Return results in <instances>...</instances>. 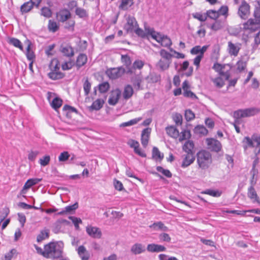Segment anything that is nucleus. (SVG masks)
I'll list each match as a JSON object with an SVG mask.
<instances>
[{"label": "nucleus", "instance_id": "11", "mask_svg": "<svg viewBox=\"0 0 260 260\" xmlns=\"http://www.w3.org/2000/svg\"><path fill=\"white\" fill-rule=\"evenodd\" d=\"M238 14L243 19H246L250 14V6L245 1H243L240 6Z\"/></svg>", "mask_w": 260, "mask_h": 260}, {"label": "nucleus", "instance_id": "40", "mask_svg": "<svg viewBox=\"0 0 260 260\" xmlns=\"http://www.w3.org/2000/svg\"><path fill=\"white\" fill-rule=\"evenodd\" d=\"M202 193L208 194L214 197H219L221 196V192L217 190L206 189L203 191Z\"/></svg>", "mask_w": 260, "mask_h": 260}, {"label": "nucleus", "instance_id": "19", "mask_svg": "<svg viewBox=\"0 0 260 260\" xmlns=\"http://www.w3.org/2000/svg\"><path fill=\"white\" fill-rule=\"evenodd\" d=\"M150 133L151 128L148 127L144 129L142 132L141 141L142 145L144 147L148 145Z\"/></svg>", "mask_w": 260, "mask_h": 260}, {"label": "nucleus", "instance_id": "50", "mask_svg": "<svg viewBox=\"0 0 260 260\" xmlns=\"http://www.w3.org/2000/svg\"><path fill=\"white\" fill-rule=\"evenodd\" d=\"M252 138L254 143H256V145H254V147L258 149L257 152L256 153L257 155L260 153V136L254 134L252 136Z\"/></svg>", "mask_w": 260, "mask_h": 260}, {"label": "nucleus", "instance_id": "22", "mask_svg": "<svg viewBox=\"0 0 260 260\" xmlns=\"http://www.w3.org/2000/svg\"><path fill=\"white\" fill-rule=\"evenodd\" d=\"M183 150L186 153L194 154V145L192 141H187L182 147Z\"/></svg>", "mask_w": 260, "mask_h": 260}, {"label": "nucleus", "instance_id": "6", "mask_svg": "<svg viewBox=\"0 0 260 260\" xmlns=\"http://www.w3.org/2000/svg\"><path fill=\"white\" fill-rule=\"evenodd\" d=\"M259 110L256 108H250L244 109H239L234 112V117L236 119L252 116L258 112Z\"/></svg>", "mask_w": 260, "mask_h": 260}, {"label": "nucleus", "instance_id": "61", "mask_svg": "<svg viewBox=\"0 0 260 260\" xmlns=\"http://www.w3.org/2000/svg\"><path fill=\"white\" fill-rule=\"evenodd\" d=\"M50 160V157L49 155H45L43 156L42 158H40L39 160V162L40 165L42 166H47Z\"/></svg>", "mask_w": 260, "mask_h": 260}, {"label": "nucleus", "instance_id": "44", "mask_svg": "<svg viewBox=\"0 0 260 260\" xmlns=\"http://www.w3.org/2000/svg\"><path fill=\"white\" fill-rule=\"evenodd\" d=\"M192 15L194 18L202 22H204L207 19L206 13L202 14L201 13L196 12L192 13Z\"/></svg>", "mask_w": 260, "mask_h": 260}, {"label": "nucleus", "instance_id": "52", "mask_svg": "<svg viewBox=\"0 0 260 260\" xmlns=\"http://www.w3.org/2000/svg\"><path fill=\"white\" fill-rule=\"evenodd\" d=\"M69 218L72 221L76 230H79V224L80 223H82L81 219L80 218H77V217H76L74 216H69Z\"/></svg>", "mask_w": 260, "mask_h": 260}, {"label": "nucleus", "instance_id": "8", "mask_svg": "<svg viewBox=\"0 0 260 260\" xmlns=\"http://www.w3.org/2000/svg\"><path fill=\"white\" fill-rule=\"evenodd\" d=\"M243 28L245 30H250L251 32L255 31L260 29V19H249L243 24Z\"/></svg>", "mask_w": 260, "mask_h": 260}, {"label": "nucleus", "instance_id": "38", "mask_svg": "<svg viewBox=\"0 0 260 260\" xmlns=\"http://www.w3.org/2000/svg\"><path fill=\"white\" fill-rule=\"evenodd\" d=\"M62 104V101L61 99L58 97H55L53 99L51 103V107L54 109L57 110L60 108Z\"/></svg>", "mask_w": 260, "mask_h": 260}, {"label": "nucleus", "instance_id": "63", "mask_svg": "<svg viewBox=\"0 0 260 260\" xmlns=\"http://www.w3.org/2000/svg\"><path fill=\"white\" fill-rule=\"evenodd\" d=\"M16 250L12 249L9 252L5 254L4 258L2 260H11L13 255L16 253Z\"/></svg>", "mask_w": 260, "mask_h": 260}, {"label": "nucleus", "instance_id": "64", "mask_svg": "<svg viewBox=\"0 0 260 260\" xmlns=\"http://www.w3.org/2000/svg\"><path fill=\"white\" fill-rule=\"evenodd\" d=\"M174 121L177 125H181L182 122V116L180 114L176 113L173 116Z\"/></svg>", "mask_w": 260, "mask_h": 260}, {"label": "nucleus", "instance_id": "47", "mask_svg": "<svg viewBox=\"0 0 260 260\" xmlns=\"http://www.w3.org/2000/svg\"><path fill=\"white\" fill-rule=\"evenodd\" d=\"M206 13L207 15V18L209 17L214 20H216L219 17L217 11L209 10L207 11Z\"/></svg>", "mask_w": 260, "mask_h": 260}, {"label": "nucleus", "instance_id": "46", "mask_svg": "<svg viewBox=\"0 0 260 260\" xmlns=\"http://www.w3.org/2000/svg\"><path fill=\"white\" fill-rule=\"evenodd\" d=\"M133 4L134 3L133 1H121V3L119 5V8L120 10H126Z\"/></svg>", "mask_w": 260, "mask_h": 260}, {"label": "nucleus", "instance_id": "4", "mask_svg": "<svg viewBox=\"0 0 260 260\" xmlns=\"http://www.w3.org/2000/svg\"><path fill=\"white\" fill-rule=\"evenodd\" d=\"M71 17L70 12L66 9L60 10L56 13V18L59 22H64L67 21L64 25L66 28H73L75 25V21L70 19Z\"/></svg>", "mask_w": 260, "mask_h": 260}, {"label": "nucleus", "instance_id": "3", "mask_svg": "<svg viewBox=\"0 0 260 260\" xmlns=\"http://www.w3.org/2000/svg\"><path fill=\"white\" fill-rule=\"evenodd\" d=\"M49 67L50 70V72L48 74L49 78L57 80L64 77V74L59 71L60 63L57 58H53L51 60Z\"/></svg>", "mask_w": 260, "mask_h": 260}, {"label": "nucleus", "instance_id": "42", "mask_svg": "<svg viewBox=\"0 0 260 260\" xmlns=\"http://www.w3.org/2000/svg\"><path fill=\"white\" fill-rule=\"evenodd\" d=\"M150 227L155 230H162L163 231H166L167 230V226H165L164 224L161 222H155L150 225Z\"/></svg>", "mask_w": 260, "mask_h": 260}, {"label": "nucleus", "instance_id": "29", "mask_svg": "<svg viewBox=\"0 0 260 260\" xmlns=\"http://www.w3.org/2000/svg\"><path fill=\"white\" fill-rule=\"evenodd\" d=\"M167 134L170 137L177 138L179 136V131L174 126H170L166 128Z\"/></svg>", "mask_w": 260, "mask_h": 260}, {"label": "nucleus", "instance_id": "33", "mask_svg": "<svg viewBox=\"0 0 260 260\" xmlns=\"http://www.w3.org/2000/svg\"><path fill=\"white\" fill-rule=\"evenodd\" d=\"M134 92L133 88L132 86L129 85H126L124 89L123 93V96L125 99H128L130 98Z\"/></svg>", "mask_w": 260, "mask_h": 260}, {"label": "nucleus", "instance_id": "62", "mask_svg": "<svg viewBox=\"0 0 260 260\" xmlns=\"http://www.w3.org/2000/svg\"><path fill=\"white\" fill-rule=\"evenodd\" d=\"M190 137V132L188 131H183L181 133V136L179 138L180 142H181L184 140L189 138Z\"/></svg>", "mask_w": 260, "mask_h": 260}, {"label": "nucleus", "instance_id": "24", "mask_svg": "<svg viewBox=\"0 0 260 260\" xmlns=\"http://www.w3.org/2000/svg\"><path fill=\"white\" fill-rule=\"evenodd\" d=\"M121 61L123 64L126 67L127 72L132 73H133V70L132 69V61L131 58L127 55H121Z\"/></svg>", "mask_w": 260, "mask_h": 260}, {"label": "nucleus", "instance_id": "26", "mask_svg": "<svg viewBox=\"0 0 260 260\" xmlns=\"http://www.w3.org/2000/svg\"><path fill=\"white\" fill-rule=\"evenodd\" d=\"M78 207V204L77 203L72 205H69L64 207L62 210L57 213V215H61L68 213H72L75 211Z\"/></svg>", "mask_w": 260, "mask_h": 260}, {"label": "nucleus", "instance_id": "37", "mask_svg": "<svg viewBox=\"0 0 260 260\" xmlns=\"http://www.w3.org/2000/svg\"><path fill=\"white\" fill-rule=\"evenodd\" d=\"M194 132L197 134L204 136L206 135L208 132V130L204 126L201 125L196 126L194 129Z\"/></svg>", "mask_w": 260, "mask_h": 260}, {"label": "nucleus", "instance_id": "49", "mask_svg": "<svg viewBox=\"0 0 260 260\" xmlns=\"http://www.w3.org/2000/svg\"><path fill=\"white\" fill-rule=\"evenodd\" d=\"M152 157L155 159H162L164 157V155L161 154L157 147H154L152 149Z\"/></svg>", "mask_w": 260, "mask_h": 260}, {"label": "nucleus", "instance_id": "27", "mask_svg": "<svg viewBox=\"0 0 260 260\" xmlns=\"http://www.w3.org/2000/svg\"><path fill=\"white\" fill-rule=\"evenodd\" d=\"M131 81L136 90L141 89V83L142 82V78L140 75H138L133 77Z\"/></svg>", "mask_w": 260, "mask_h": 260}, {"label": "nucleus", "instance_id": "9", "mask_svg": "<svg viewBox=\"0 0 260 260\" xmlns=\"http://www.w3.org/2000/svg\"><path fill=\"white\" fill-rule=\"evenodd\" d=\"M125 72V69L121 67L111 68L107 70V75L112 79H116L120 77Z\"/></svg>", "mask_w": 260, "mask_h": 260}, {"label": "nucleus", "instance_id": "60", "mask_svg": "<svg viewBox=\"0 0 260 260\" xmlns=\"http://www.w3.org/2000/svg\"><path fill=\"white\" fill-rule=\"evenodd\" d=\"M158 237L160 241L162 242H170L171 240L169 235L165 233L159 234Z\"/></svg>", "mask_w": 260, "mask_h": 260}, {"label": "nucleus", "instance_id": "48", "mask_svg": "<svg viewBox=\"0 0 260 260\" xmlns=\"http://www.w3.org/2000/svg\"><path fill=\"white\" fill-rule=\"evenodd\" d=\"M52 11L48 7H43L41 10V15L46 17L50 18L52 16Z\"/></svg>", "mask_w": 260, "mask_h": 260}, {"label": "nucleus", "instance_id": "5", "mask_svg": "<svg viewBox=\"0 0 260 260\" xmlns=\"http://www.w3.org/2000/svg\"><path fill=\"white\" fill-rule=\"evenodd\" d=\"M147 30V33L150 35L153 39L160 43L162 46L168 47H170L172 45L171 39L167 36L162 35L160 33L156 32L153 28H149Z\"/></svg>", "mask_w": 260, "mask_h": 260}, {"label": "nucleus", "instance_id": "41", "mask_svg": "<svg viewBox=\"0 0 260 260\" xmlns=\"http://www.w3.org/2000/svg\"><path fill=\"white\" fill-rule=\"evenodd\" d=\"M74 64L73 60L70 59L69 61H65L61 64V68L63 71L69 70L71 69Z\"/></svg>", "mask_w": 260, "mask_h": 260}, {"label": "nucleus", "instance_id": "35", "mask_svg": "<svg viewBox=\"0 0 260 260\" xmlns=\"http://www.w3.org/2000/svg\"><path fill=\"white\" fill-rule=\"evenodd\" d=\"M48 30L52 32L57 31L59 29V25L54 20H49L48 24Z\"/></svg>", "mask_w": 260, "mask_h": 260}, {"label": "nucleus", "instance_id": "57", "mask_svg": "<svg viewBox=\"0 0 260 260\" xmlns=\"http://www.w3.org/2000/svg\"><path fill=\"white\" fill-rule=\"evenodd\" d=\"M76 14L80 18H84L87 16L86 10L82 8H77L75 11Z\"/></svg>", "mask_w": 260, "mask_h": 260}, {"label": "nucleus", "instance_id": "28", "mask_svg": "<svg viewBox=\"0 0 260 260\" xmlns=\"http://www.w3.org/2000/svg\"><path fill=\"white\" fill-rule=\"evenodd\" d=\"M35 3L33 1H27L24 3L20 8V11L22 13H27L33 8Z\"/></svg>", "mask_w": 260, "mask_h": 260}, {"label": "nucleus", "instance_id": "30", "mask_svg": "<svg viewBox=\"0 0 260 260\" xmlns=\"http://www.w3.org/2000/svg\"><path fill=\"white\" fill-rule=\"evenodd\" d=\"M49 236V230L48 229H44L41 231L40 234L38 235L37 241L38 242H41V241L48 238Z\"/></svg>", "mask_w": 260, "mask_h": 260}, {"label": "nucleus", "instance_id": "45", "mask_svg": "<svg viewBox=\"0 0 260 260\" xmlns=\"http://www.w3.org/2000/svg\"><path fill=\"white\" fill-rule=\"evenodd\" d=\"M26 56L27 59L29 60H34L35 58V55L34 52L30 49V44L29 43L27 47V50L26 52Z\"/></svg>", "mask_w": 260, "mask_h": 260}, {"label": "nucleus", "instance_id": "55", "mask_svg": "<svg viewBox=\"0 0 260 260\" xmlns=\"http://www.w3.org/2000/svg\"><path fill=\"white\" fill-rule=\"evenodd\" d=\"M109 84L107 82H103L99 86V90L101 93L106 92L109 88Z\"/></svg>", "mask_w": 260, "mask_h": 260}, {"label": "nucleus", "instance_id": "31", "mask_svg": "<svg viewBox=\"0 0 260 260\" xmlns=\"http://www.w3.org/2000/svg\"><path fill=\"white\" fill-rule=\"evenodd\" d=\"M8 43L14 47L19 48L20 50L23 51L22 43L19 40L15 38H11L9 39Z\"/></svg>", "mask_w": 260, "mask_h": 260}, {"label": "nucleus", "instance_id": "20", "mask_svg": "<svg viewBox=\"0 0 260 260\" xmlns=\"http://www.w3.org/2000/svg\"><path fill=\"white\" fill-rule=\"evenodd\" d=\"M60 52L63 54V55L72 57L74 55V51L72 47L69 45H62L60 48Z\"/></svg>", "mask_w": 260, "mask_h": 260}, {"label": "nucleus", "instance_id": "23", "mask_svg": "<svg viewBox=\"0 0 260 260\" xmlns=\"http://www.w3.org/2000/svg\"><path fill=\"white\" fill-rule=\"evenodd\" d=\"M87 61V56L85 54L80 53L77 56L75 65L78 69L84 66Z\"/></svg>", "mask_w": 260, "mask_h": 260}, {"label": "nucleus", "instance_id": "43", "mask_svg": "<svg viewBox=\"0 0 260 260\" xmlns=\"http://www.w3.org/2000/svg\"><path fill=\"white\" fill-rule=\"evenodd\" d=\"M144 62L141 60H136L133 64L132 65V69L133 70V72L136 69H141L144 66Z\"/></svg>", "mask_w": 260, "mask_h": 260}, {"label": "nucleus", "instance_id": "14", "mask_svg": "<svg viewBox=\"0 0 260 260\" xmlns=\"http://www.w3.org/2000/svg\"><path fill=\"white\" fill-rule=\"evenodd\" d=\"M86 231L91 237L95 239H100L102 234L101 230L95 226L88 225L86 228Z\"/></svg>", "mask_w": 260, "mask_h": 260}, {"label": "nucleus", "instance_id": "56", "mask_svg": "<svg viewBox=\"0 0 260 260\" xmlns=\"http://www.w3.org/2000/svg\"><path fill=\"white\" fill-rule=\"evenodd\" d=\"M160 55L161 56V59L171 60L172 55L165 49H161L160 51Z\"/></svg>", "mask_w": 260, "mask_h": 260}, {"label": "nucleus", "instance_id": "2", "mask_svg": "<svg viewBox=\"0 0 260 260\" xmlns=\"http://www.w3.org/2000/svg\"><path fill=\"white\" fill-rule=\"evenodd\" d=\"M197 163L199 168L203 170L209 168L212 161L211 154L204 150H201L197 154Z\"/></svg>", "mask_w": 260, "mask_h": 260}, {"label": "nucleus", "instance_id": "51", "mask_svg": "<svg viewBox=\"0 0 260 260\" xmlns=\"http://www.w3.org/2000/svg\"><path fill=\"white\" fill-rule=\"evenodd\" d=\"M156 170L168 178H171L172 177L171 172L169 170L164 169L161 166H157L156 167Z\"/></svg>", "mask_w": 260, "mask_h": 260}, {"label": "nucleus", "instance_id": "58", "mask_svg": "<svg viewBox=\"0 0 260 260\" xmlns=\"http://www.w3.org/2000/svg\"><path fill=\"white\" fill-rule=\"evenodd\" d=\"M231 70V66L230 64H228V67H227L225 69H222V72L223 73V75H219L220 76H222L224 78L225 80H228L230 77V71Z\"/></svg>", "mask_w": 260, "mask_h": 260}, {"label": "nucleus", "instance_id": "12", "mask_svg": "<svg viewBox=\"0 0 260 260\" xmlns=\"http://www.w3.org/2000/svg\"><path fill=\"white\" fill-rule=\"evenodd\" d=\"M256 181H254V179H251V185L249 187L248 189L247 196L252 201L253 203H257L260 205V200L257 194L255 189L253 187V185L255 184Z\"/></svg>", "mask_w": 260, "mask_h": 260}, {"label": "nucleus", "instance_id": "13", "mask_svg": "<svg viewBox=\"0 0 260 260\" xmlns=\"http://www.w3.org/2000/svg\"><path fill=\"white\" fill-rule=\"evenodd\" d=\"M42 178H31L27 180L25 183L22 189L20 191V194L24 196L27 193V191L32 186L38 184L39 182L41 181Z\"/></svg>", "mask_w": 260, "mask_h": 260}, {"label": "nucleus", "instance_id": "17", "mask_svg": "<svg viewBox=\"0 0 260 260\" xmlns=\"http://www.w3.org/2000/svg\"><path fill=\"white\" fill-rule=\"evenodd\" d=\"M121 95V91L119 89H116L112 91L108 99V103L110 105H115L118 102Z\"/></svg>", "mask_w": 260, "mask_h": 260}, {"label": "nucleus", "instance_id": "15", "mask_svg": "<svg viewBox=\"0 0 260 260\" xmlns=\"http://www.w3.org/2000/svg\"><path fill=\"white\" fill-rule=\"evenodd\" d=\"M241 45L240 43L234 44L232 42H228V50L231 56H237L241 49Z\"/></svg>", "mask_w": 260, "mask_h": 260}, {"label": "nucleus", "instance_id": "18", "mask_svg": "<svg viewBox=\"0 0 260 260\" xmlns=\"http://www.w3.org/2000/svg\"><path fill=\"white\" fill-rule=\"evenodd\" d=\"M77 251L81 260H88L90 258V253L83 245L79 246Z\"/></svg>", "mask_w": 260, "mask_h": 260}, {"label": "nucleus", "instance_id": "7", "mask_svg": "<svg viewBox=\"0 0 260 260\" xmlns=\"http://www.w3.org/2000/svg\"><path fill=\"white\" fill-rule=\"evenodd\" d=\"M126 22L124 25V29L127 33H132L136 27L138 26V24L136 18L131 15L126 17Z\"/></svg>", "mask_w": 260, "mask_h": 260}, {"label": "nucleus", "instance_id": "25", "mask_svg": "<svg viewBox=\"0 0 260 260\" xmlns=\"http://www.w3.org/2000/svg\"><path fill=\"white\" fill-rule=\"evenodd\" d=\"M146 250L145 247L141 243H136L134 244L132 247L131 251L134 254H139L145 252Z\"/></svg>", "mask_w": 260, "mask_h": 260}, {"label": "nucleus", "instance_id": "1", "mask_svg": "<svg viewBox=\"0 0 260 260\" xmlns=\"http://www.w3.org/2000/svg\"><path fill=\"white\" fill-rule=\"evenodd\" d=\"M63 243L62 242H50L44 246V257L58 258L62 256Z\"/></svg>", "mask_w": 260, "mask_h": 260}, {"label": "nucleus", "instance_id": "36", "mask_svg": "<svg viewBox=\"0 0 260 260\" xmlns=\"http://www.w3.org/2000/svg\"><path fill=\"white\" fill-rule=\"evenodd\" d=\"M141 120H142L141 117L134 118V119H133L127 122H123V123H121L119 126L121 127L132 126V125L137 124L138 122H139Z\"/></svg>", "mask_w": 260, "mask_h": 260}, {"label": "nucleus", "instance_id": "39", "mask_svg": "<svg viewBox=\"0 0 260 260\" xmlns=\"http://www.w3.org/2000/svg\"><path fill=\"white\" fill-rule=\"evenodd\" d=\"M228 67V64H221L218 63H215L212 68L216 72L219 73V75H223L222 69H225Z\"/></svg>", "mask_w": 260, "mask_h": 260}, {"label": "nucleus", "instance_id": "34", "mask_svg": "<svg viewBox=\"0 0 260 260\" xmlns=\"http://www.w3.org/2000/svg\"><path fill=\"white\" fill-rule=\"evenodd\" d=\"M211 80L214 83V85L218 88L222 87L224 85V80L222 76H220L219 77L213 78Z\"/></svg>", "mask_w": 260, "mask_h": 260}, {"label": "nucleus", "instance_id": "53", "mask_svg": "<svg viewBox=\"0 0 260 260\" xmlns=\"http://www.w3.org/2000/svg\"><path fill=\"white\" fill-rule=\"evenodd\" d=\"M103 102L100 99H97L93 102L91 108L96 110H100L103 106Z\"/></svg>", "mask_w": 260, "mask_h": 260}, {"label": "nucleus", "instance_id": "10", "mask_svg": "<svg viewBox=\"0 0 260 260\" xmlns=\"http://www.w3.org/2000/svg\"><path fill=\"white\" fill-rule=\"evenodd\" d=\"M207 148L212 151L218 152L222 148L221 143L214 138H207L206 140Z\"/></svg>", "mask_w": 260, "mask_h": 260}, {"label": "nucleus", "instance_id": "21", "mask_svg": "<svg viewBox=\"0 0 260 260\" xmlns=\"http://www.w3.org/2000/svg\"><path fill=\"white\" fill-rule=\"evenodd\" d=\"M147 250L150 252H159L165 251L166 248L162 245L156 244H149L147 245Z\"/></svg>", "mask_w": 260, "mask_h": 260}, {"label": "nucleus", "instance_id": "54", "mask_svg": "<svg viewBox=\"0 0 260 260\" xmlns=\"http://www.w3.org/2000/svg\"><path fill=\"white\" fill-rule=\"evenodd\" d=\"M185 118L187 121H189L195 118V115L191 110L188 109L185 112Z\"/></svg>", "mask_w": 260, "mask_h": 260}, {"label": "nucleus", "instance_id": "16", "mask_svg": "<svg viewBox=\"0 0 260 260\" xmlns=\"http://www.w3.org/2000/svg\"><path fill=\"white\" fill-rule=\"evenodd\" d=\"M183 160L181 167L183 168H186L192 164L195 160L194 154L186 153L182 156Z\"/></svg>", "mask_w": 260, "mask_h": 260}, {"label": "nucleus", "instance_id": "59", "mask_svg": "<svg viewBox=\"0 0 260 260\" xmlns=\"http://www.w3.org/2000/svg\"><path fill=\"white\" fill-rule=\"evenodd\" d=\"M70 156L68 151H63L61 152L58 156L59 161L63 162L67 160Z\"/></svg>", "mask_w": 260, "mask_h": 260}, {"label": "nucleus", "instance_id": "32", "mask_svg": "<svg viewBox=\"0 0 260 260\" xmlns=\"http://www.w3.org/2000/svg\"><path fill=\"white\" fill-rule=\"evenodd\" d=\"M171 60L160 59L157 63V67L162 71L166 70L169 67Z\"/></svg>", "mask_w": 260, "mask_h": 260}]
</instances>
